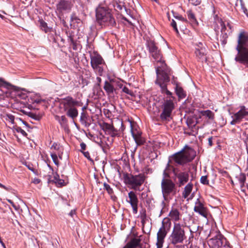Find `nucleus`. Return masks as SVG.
Here are the masks:
<instances>
[{
	"instance_id": "1",
	"label": "nucleus",
	"mask_w": 248,
	"mask_h": 248,
	"mask_svg": "<svg viewBox=\"0 0 248 248\" xmlns=\"http://www.w3.org/2000/svg\"><path fill=\"white\" fill-rule=\"evenodd\" d=\"M146 46L154 59L157 62L160 63V66L156 68L155 84L159 86L162 93H166L167 94L171 95V93L167 89V83L170 82V77L171 74L170 68L167 65L165 61L162 59V55L161 51L158 49L154 41L147 40Z\"/></svg>"
},
{
	"instance_id": "2",
	"label": "nucleus",
	"mask_w": 248,
	"mask_h": 248,
	"mask_svg": "<svg viewBox=\"0 0 248 248\" xmlns=\"http://www.w3.org/2000/svg\"><path fill=\"white\" fill-rule=\"evenodd\" d=\"M196 155V152L187 145L180 151L169 157L166 168L164 170H176L181 167L189 166Z\"/></svg>"
},
{
	"instance_id": "3",
	"label": "nucleus",
	"mask_w": 248,
	"mask_h": 248,
	"mask_svg": "<svg viewBox=\"0 0 248 248\" xmlns=\"http://www.w3.org/2000/svg\"><path fill=\"white\" fill-rule=\"evenodd\" d=\"M235 49L238 54L235 61L248 68V32L241 31L238 34Z\"/></svg>"
},
{
	"instance_id": "4",
	"label": "nucleus",
	"mask_w": 248,
	"mask_h": 248,
	"mask_svg": "<svg viewBox=\"0 0 248 248\" xmlns=\"http://www.w3.org/2000/svg\"><path fill=\"white\" fill-rule=\"evenodd\" d=\"M95 16L97 22L101 26L114 27L116 25L111 10L107 6L99 4L96 8Z\"/></svg>"
},
{
	"instance_id": "5",
	"label": "nucleus",
	"mask_w": 248,
	"mask_h": 248,
	"mask_svg": "<svg viewBox=\"0 0 248 248\" xmlns=\"http://www.w3.org/2000/svg\"><path fill=\"white\" fill-rule=\"evenodd\" d=\"M171 95L167 94L166 93H161L167 95V99L164 100L160 106L161 112L159 116L161 121L164 122H169L172 119V112L175 108V105L173 101L174 97L172 96V93L169 91Z\"/></svg>"
},
{
	"instance_id": "6",
	"label": "nucleus",
	"mask_w": 248,
	"mask_h": 248,
	"mask_svg": "<svg viewBox=\"0 0 248 248\" xmlns=\"http://www.w3.org/2000/svg\"><path fill=\"white\" fill-rule=\"evenodd\" d=\"M161 181V187L163 197L167 200L170 194L175 195L176 193V186L172 180L171 176L167 171H164Z\"/></svg>"
},
{
	"instance_id": "7",
	"label": "nucleus",
	"mask_w": 248,
	"mask_h": 248,
	"mask_svg": "<svg viewBox=\"0 0 248 248\" xmlns=\"http://www.w3.org/2000/svg\"><path fill=\"white\" fill-rule=\"evenodd\" d=\"M186 238L184 226L179 223H174L173 230L169 237L170 243L174 245L183 243Z\"/></svg>"
},
{
	"instance_id": "8",
	"label": "nucleus",
	"mask_w": 248,
	"mask_h": 248,
	"mask_svg": "<svg viewBox=\"0 0 248 248\" xmlns=\"http://www.w3.org/2000/svg\"><path fill=\"white\" fill-rule=\"evenodd\" d=\"M124 182L126 185L131 186L134 190H137L145 180L144 175L142 174L134 175L126 171H122Z\"/></svg>"
},
{
	"instance_id": "9",
	"label": "nucleus",
	"mask_w": 248,
	"mask_h": 248,
	"mask_svg": "<svg viewBox=\"0 0 248 248\" xmlns=\"http://www.w3.org/2000/svg\"><path fill=\"white\" fill-rule=\"evenodd\" d=\"M171 226L170 219L168 218H164L162 222L161 227L157 233V242L156 245L157 248H162L164 243V239L170 230Z\"/></svg>"
},
{
	"instance_id": "10",
	"label": "nucleus",
	"mask_w": 248,
	"mask_h": 248,
	"mask_svg": "<svg viewBox=\"0 0 248 248\" xmlns=\"http://www.w3.org/2000/svg\"><path fill=\"white\" fill-rule=\"evenodd\" d=\"M208 243L209 246L212 248H232L227 239L219 233L210 239Z\"/></svg>"
},
{
	"instance_id": "11",
	"label": "nucleus",
	"mask_w": 248,
	"mask_h": 248,
	"mask_svg": "<svg viewBox=\"0 0 248 248\" xmlns=\"http://www.w3.org/2000/svg\"><path fill=\"white\" fill-rule=\"evenodd\" d=\"M118 124L121 126L119 130L113 125L104 122L99 123V125L104 131L114 137L118 135V131L123 132L125 128L122 121H118Z\"/></svg>"
},
{
	"instance_id": "12",
	"label": "nucleus",
	"mask_w": 248,
	"mask_h": 248,
	"mask_svg": "<svg viewBox=\"0 0 248 248\" xmlns=\"http://www.w3.org/2000/svg\"><path fill=\"white\" fill-rule=\"evenodd\" d=\"M171 178L181 187L188 181L189 174L186 171H173Z\"/></svg>"
},
{
	"instance_id": "13",
	"label": "nucleus",
	"mask_w": 248,
	"mask_h": 248,
	"mask_svg": "<svg viewBox=\"0 0 248 248\" xmlns=\"http://www.w3.org/2000/svg\"><path fill=\"white\" fill-rule=\"evenodd\" d=\"M126 202L131 205L133 214H137L139 201L137 195L135 192L130 191L128 193V198L126 199Z\"/></svg>"
},
{
	"instance_id": "14",
	"label": "nucleus",
	"mask_w": 248,
	"mask_h": 248,
	"mask_svg": "<svg viewBox=\"0 0 248 248\" xmlns=\"http://www.w3.org/2000/svg\"><path fill=\"white\" fill-rule=\"evenodd\" d=\"M130 122V124L131 127V132L133 138H134L136 144L138 145H143L145 142V139L142 136V133L140 131L137 129H134L131 121Z\"/></svg>"
},
{
	"instance_id": "15",
	"label": "nucleus",
	"mask_w": 248,
	"mask_h": 248,
	"mask_svg": "<svg viewBox=\"0 0 248 248\" xmlns=\"http://www.w3.org/2000/svg\"><path fill=\"white\" fill-rule=\"evenodd\" d=\"M73 4L71 0H60L56 4V9L59 12L69 11L71 10Z\"/></svg>"
},
{
	"instance_id": "16",
	"label": "nucleus",
	"mask_w": 248,
	"mask_h": 248,
	"mask_svg": "<svg viewBox=\"0 0 248 248\" xmlns=\"http://www.w3.org/2000/svg\"><path fill=\"white\" fill-rule=\"evenodd\" d=\"M91 66L95 65H103L104 64V61L101 56L97 51H89Z\"/></svg>"
},
{
	"instance_id": "17",
	"label": "nucleus",
	"mask_w": 248,
	"mask_h": 248,
	"mask_svg": "<svg viewBox=\"0 0 248 248\" xmlns=\"http://www.w3.org/2000/svg\"><path fill=\"white\" fill-rule=\"evenodd\" d=\"M48 177V183H55L59 186L64 185V181L62 179H60V176L57 171H52L51 174H49Z\"/></svg>"
},
{
	"instance_id": "18",
	"label": "nucleus",
	"mask_w": 248,
	"mask_h": 248,
	"mask_svg": "<svg viewBox=\"0 0 248 248\" xmlns=\"http://www.w3.org/2000/svg\"><path fill=\"white\" fill-rule=\"evenodd\" d=\"M194 210L195 212L198 213L202 217H206V209L204 206L203 204L200 202L199 199L197 200V201L195 203V206L194 207Z\"/></svg>"
},
{
	"instance_id": "19",
	"label": "nucleus",
	"mask_w": 248,
	"mask_h": 248,
	"mask_svg": "<svg viewBox=\"0 0 248 248\" xmlns=\"http://www.w3.org/2000/svg\"><path fill=\"white\" fill-rule=\"evenodd\" d=\"M78 102L74 100L71 96H67L63 99L62 104L63 105V109L66 110L71 107L77 105Z\"/></svg>"
},
{
	"instance_id": "20",
	"label": "nucleus",
	"mask_w": 248,
	"mask_h": 248,
	"mask_svg": "<svg viewBox=\"0 0 248 248\" xmlns=\"http://www.w3.org/2000/svg\"><path fill=\"white\" fill-rule=\"evenodd\" d=\"M234 115L235 116L236 119L239 120L240 123L243 119H248V111L246 110L245 106H241V109Z\"/></svg>"
},
{
	"instance_id": "21",
	"label": "nucleus",
	"mask_w": 248,
	"mask_h": 248,
	"mask_svg": "<svg viewBox=\"0 0 248 248\" xmlns=\"http://www.w3.org/2000/svg\"><path fill=\"white\" fill-rule=\"evenodd\" d=\"M195 54L196 59L199 62H206L207 60L206 55H207V50H195Z\"/></svg>"
},
{
	"instance_id": "22",
	"label": "nucleus",
	"mask_w": 248,
	"mask_h": 248,
	"mask_svg": "<svg viewBox=\"0 0 248 248\" xmlns=\"http://www.w3.org/2000/svg\"><path fill=\"white\" fill-rule=\"evenodd\" d=\"M141 239L140 238H132L123 248H136L140 247Z\"/></svg>"
},
{
	"instance_id": "23",
	"label": "nucleus",
	"mask_w": 248,
	"mask_h": 248,
	"mask_svg": "<svg viewBox=\"0 0 248 248\" xmlns=\"http://www.w3.org/2000/svg\"><path fill=\"white\" fill-rule=\"evenodd\" d=\"M64 111H66V115L72 119L74 122L75 119H76L78 116V109L75 107H71L68 109L65 110Z\"/></svg>"
},
{
	"instance_id": "24",
	"label": "nucleus",
	"mask_w": 248,
	"mask_h": 248,
	"mask_svg": "<svg viewBox=\"0 0 248 248\" xmlns=\"http://www.w3.org/2000/svg\"><path fill=\"white\" fill-rule=\"evenodd\" d=\"M108 95H110L113 94L114 92L116 91L114 86L111 83V81H105L103 87Z\"/></svg>"
},
{
	"instance_id": "25",
	"label": "nucleus",
	"mask_w": 248,
	"mask_h": 248,
	"mask_svg": "<svg viewBox=\"0 0 248 248\" xmlns=\"http://www.w3.org/2000/svg\"><path fill=\"white\" fill-rule=\"evenodd\" d=\"M171 220L174 221H178L180 219L181 214L179 210L175 208H172L169 215Z\"/></svg>"
},
{
	"instance_id": "26",
	"label": "nucleus",
	"mask_w": 248,
	"mask_h": 248,
	"mask_svg": "<svg viewBox=\"0 0 248 248\" xmlns=\"http://www.w3.org/2000/svg\"><path fill=\"white\" fill-rule=\"evenodd\" d=\"M193 184L189 183L184 188V190L182 193V196L184 198H187L191 193L193 189Z\"/></svg>"
},
{
	"instance_id": "27",
	"label": "nucleus",
	"mask_w": 248,
	"mask_h": 248,
	"mask_svg": "<svg viewBox=\"0 0 248 248\" xmlns=\"http://www.w3.org/2000/svg\"><path fill=\"white\" fill-rule=\"evenodd\" d=\"M175 93L179 98L182 99L186 97V94L183 89L178 83L176 84L175 88Z\"/></svg>"
},
{
	"instance_id": "28",
	"label": "nucleus",
	"mask_w": 248,
	"mask_h": 248,
	"mask_svg": "<svg viewBox=\"0 0 248 248\" xmlns=\"http://www.w3.org/2000/svg\"><path fill=\"white\" fill-rule=\"evenodd\" d=\"M39 23L41 30L44 31L46 33L51 32L52 31V29L48 27L47 23L42 19L39 20Z\"/></svg>"
},
{
	"instance_id": "29",
	"label": "nucleus",
	"mask_w": 248,
	"mask_h": 248,
	"mask_svg": "<svg viewBox=\"0 0 248 248\" xmlns=\"http://www.w3.org/2000/svg\"><path fill=\"white\" fill-rule=\"evenodd\" d=\"M188 19L192 23L196 25H198V22L194 14L191 10H189L186 12Z\"/></svg>"
},
{
	"instance_id": "30",
	"label": "nucleus",
	"mask_w": 248,
	"mask_h": 248,
	"mask_svg": "<svg viewBox=\"0 0 248 248\" xmlns=\"http://www.w3.org/2000/svg\"><path fill=\"white\" fill-rule=\"evenodd\" d=\"M55 118L59 122L62 126H65L67 125L68 120L65 116L63 115L60 117L59 116L56 115L55 116Z\"/></svg>"
},
{
	"instance_id": "31",
	"label": "nucleus",
	"mask_w": 248,
	"mask_h": 248,
	"mask_svg": "<svg viewBox=\"0 0 248 248\" xmlns=\"http://www.w3.org/2000/svg\"><path fill=\"white\" fill-rule=\"evenodd\" d=\"M201 113L202 116L207 117L209 120H213L214 119V113L210 110L202 111Z\"/></svg>"
},
{
	"instance_id": "32",
	"label": "nucleus",
	"mask_w": 248,
	"mask_h": 248,
	"mask_svg": "<svg viewBox=\"0 0 248 248\" xmlns=\"http://www.w3.org/2000/svg\"><path fill=\"white\" fill-rule=\"evenodd\" d=\"M94 72L100 76H102L104 73V68L103 65H95L91 66Z\"/></svg>"
},
{
	"instance_id": "33",
	"label": "nucleus",
	"mask_w": 248,
	"mask_h": 248,
	"mask_svg": "<svg viewBox=\"0 0 248 248\" xmlns=\"http://www.w3.org/2000/svg\"><path fill=\"white\" fill-rule=\"evenodd\" d=\"M236 178L239 181L241 186L244 185L246 181V175L244 173L240 172L239 175L236 176Z\"/></svg>"
},
{
	"instance_id": "34",
	"label": "nucleus",
	"mask_w": 248,
	"mask_h": 248,
	"mask_svg": "<svg viewBox=\"0 0 248 248\" xmlns=\"http://www.w3.org/2000/svg\"><path fill=\"white\" fill-rule=\"evenodd\" d=\"M195 50H206L205 45L202 42H198L196 44Z\"/></svg>"
},
{
	"instance_id": "35",
	"label": "nucleus",
	"mask_w": 248,
	"mask_h": 248,
	"mask_svg": "<svg viewBox=\"0 0 248 248\" xmlns=\"http://www.w3.org/2000/svg\"><path fill=\"white\" fill-rule=\"evenodd\" d=\"M113 6L114 8V10L118 12L122 10L123 8V5L121 3H118L117 2H114L113 3Z\"/></svg>"
},
{
	"instance_id": "36",
	"label": "nucleus",
	"mask_w": 248,
	"mask_h": 248,
	"mask_svg": "<svg viewBox=\"0 0 248 248\" xmlns=\"http://www.w3.org/2000/svg\"><path fill=\"white\" fill-rule=\"evenodd\" d=\"M68 41L70 43V45L72 46L73 49L77 50V43L74 41L73 38L71 35L68 36Z\"/></svg>"
},
{
	"instance_id": "37",
	"label": "nucleus",
	"mask_w": 248,
	"mask_h": 248,
	"mask_svg": "<svg viewBox=\"0 0 248 248\" xmlns=\"http://www.w3.org/2000/svg\"><path fill=\"white\" fill-rule=\"evenodd\" d=\"M70 21L71 22L75 21L77 23H79L80 19L77 16L75 13H73L70 16Z\"/></svg>"
},
{
	"instance_id": "38",
	"label": "nucleus",
	"mask_w": 248,
	"mask_h": 248,
	"mask_svg": "<svg viewBox=\"0 0 248 248\" xmlns=\"http://www.w3.org/2000/svg\"><path fill=\"white\" fill-rule=\"evenodd\" d=\"M104 188L107 190V191L109 195H111L113 193V190L112 188H111V187L108 184L105 183L104 184Z\"/></svg>"
},
{
	"instance_id": "39",
	"label": "nucleus",
	"mask_w": 248,
	"mask_h": 248,
	"mask_svg": "<svg viewBox=\"0 0 248 248\" xmlns=\"http://www.w3.org/2000/svg\"><path fill=\"white\" fill-rule=\"evenodd\" d=\"M122 91H123L124 93H126V94H129V95H130V96H134V93H133V91H131V90H129L127 87H126V86H124V87L123 88V89H122Z\"/></svg>"
},
{
	"instance_id": "40",
	"label": "nucleus",
	"mask_w": 248,
	"mask_h": 248,
	"mask_svg": "<svg viewBox=\"0 0 248 248\" xmlns=\"http://www.w3.org/2000/svg\"><path fill=\"white\" fill-rule=\"evenodd\" d=\"M239 1H240L241 9L243 10V12H244V13H245L247 17H248V10L246 8V7H245V4L244 3L243 0H239Z\"/></svg>"
},
{
	"instance_id": "41",
	"label": "nucleus",
	"mask_w": 248,
	"mask_h": 248,
	"mask_svg": "<svg viewBox=\"0 0 248 248\" xmlns=\"http://www.w3.org/2000/svg\"><path fill=\"white\" fill-rule=\"evenodd\" d=\"M6 120H9L12 124H14L15 116L11 114L8 113L6 114Z\"/></svg>"
},
{
	"instance_id": "42",
	"label": "nucleus",
	"mask_w": 248,
	"mask_h": 248,
	"mask_svg": "<svg viewBox=\"0 0 248 248\" xmlns=\"http://www.w3.org/2000/svg\"><path fill=\"white\" fill-rule=\"evenodd\" d=\"M87 119L86 115V114L82 112L81 113L80 115V121L82 124H84L86 123V120Z\"/></svg>"
},
{
	"instance_id": "43",
	"label": "nucleus",
	"mask_w": 248,
	"mask_h": 248,
	"mask_svg": "<svg viewBox=\"0 0 248 248\" xmlns=\"http://www.w3.org/2000/svg\"><path fill=\"white\" fill-rule=\"evenodd\" d=\"M28 115L31 118H32V119H34V120H39V119H40V118H39V117L38 116H37V115L36 114H35V113H33L31 112H29L28 113Z\"/></svg>"
},
{
	"instance_id": "44",
	"label": "nucleus",
	"mask_w": 248,
	"mask_h": 248,
	"mask_svg": "<svg viewBox=\"0 0 248 248\" xmlns=\"http://www.w3.org/2000/svg\"><path fill=\"white\" fill-rule=\"evenodd\" d=\"M172 12L173 13V14H174V12L172 11ZM173 16L176 19H179L182 21L185 22H187V20L186 18L183 17L182 16H175L174 15H173Z\"/></svg>"
},
{
	"instance_id": "45",
	"label": "nucleus",
	"mask_w": 248,
	"mask_h": 248,
	"mask_svg": "<svg viewBox=\"0 0 248 248\" xmlns=\"http://www.w3.org/2000/svg\"><path fill=\"white\" fill-rule=\"evenodd\" d=\"M16 130L17 132L20 133L22 135L24 136L27 135L26 132L24 130H23L20 127H16Z\"/></svg>"
},
{
	"instance_id": "46",
	"label": "nucleus",
	"mask_w": 248,
	"mask_h": 248,
	"mask_svg": "<svg viewBox=\"0 0 248 248\" xmlns=\"http://www.w3.org/2000/svg\"><path fill=\"white\" fill-rule=\"evenodd\" d=\"M201 183L205 185L208 184V181L206 176H202L201 178Z\"/></svg>"
},
{
	"instance_id": "47",
	"label": "nucleus",
	"mask_w": 248,
	"mask_h": 248,
	"mask_svg": "<svg viewBox=\"0 0 248 248\" xmlns=\"http://www.w3.org/2000/svg\"><path fill=\"white\" fill-rule=\"evenodd\" d=\"M171 25L173 27V29L175 30L176 32L177 33H179V31H178V29L177 28L176 22L173 19L172 20V22L171 23Z\"/></svg>"
},
{
	"instance_id": "48",
	"label": "nucleus",
	"mask_w": 248,
	"mask_h": 248,
	"mask_svg": "<svg viewBox=\"0 0 248 248\" xmlns=\"http://www.w3.org/2000/svg\"><path fill=\"white\" fill-rule=\"evenodd\" d=\"M51 156L54 163L56 165L58 164V160L57 155L55 154H51Z\"/></svg>"
},
{
	"instance_id": "49",
	"label": "nucleus",
	"mask_w": 248,
	"mask_h": 248,
	"mask_svg": "<svg viewBox=\"0 0 248 248\" xmlns=\"http://www.w3.org/2000/svg\"><path fill=\"white\" fill-rule=\"evenodd\" d=\"M191 1V3L192 5H198L201 4V0H188Z\"/></svg>"
},
{
	"instance_id": "50",
	"label": "nucleus",
	"mask_w": 248,
	"mask_h": 248,
	"mask_svg": "<svg viewBox=\"0 0 248 248\" xmlns=\"http://www.w3.org/2000/svg\"><path fill=\"white\" fill-rule=\"evenodd\" d=\"M220 25L221 26V32H224L226 29L227 26H226V24L224 23V22L222 20H221Z\"/></svg>"
},
{
	"instance_id": "51",
	"label": "nucleus",
	"mask_w": 248,
	"mask_h": 248,
	"mask_svg": "<svg viewBox=\"0 0 248 248\" xmlns=\"http://www.w3.org/2000/svg\"><path fill=\"white\" fill-rule=\"evenodd\" d=\"M233 120L231 122L230 124L232 125L235 124H236L240 123V121L236 119L235 116L233 115L232 116Z\"/></svg>"
},
{
	"instance_id": "52",
	"label": "nucleus",
	"mask_w": 248,
	"mask_h": 248,
	"mask_svg": "<svg viewBox=\"0 0 248 248\" xmlns=\"http://www.w3.org/2000/svg\"><path fill=\"white\" fill-rule=\"evenodd\" d=\"M59 39H61L62 42L63 43L64 42V40L62 38H61L60 36H56V38L55 37H53L52 38L53 42H54L55 43H57V41L59 40Z\"/></svg>"
},
{
	"instance_id": "53",
	"label": "nucleus",
	"mask_w": 248,
	"mask_h": 248,
	"mask_svg": "<svg viewBox=\"0 0 248 248\" xmlns=\"http://www.w3.org/2000/svg\"><path fill=\"white\" fill-rule=\"evenodd\" d=\"M80 146L81 147L80 151L82 153V152H84V151L85 150L86 148V145L84 142H81L80 144Z\"/></svg>"
},
{
	"instance_id": "54",
	"label": "nucleus",
	"mask_w": 248,
	"mask_h": 248,
	"mask_svg": "<svg viewBox=\"0 0 248 248\" xmlns=\"http://www.w3.org/2000/svg\"><path fill=\"white\" fill-rule=\"evenodd\" d=\"M147 219H141V222L142 224V230L144 233H146L144 231V227H145V224L146 223Z\"/></svg>"
},
{
	"instance_id": "55",
	"label": "nucleus",
	"mask_w": 248,
	"mask_h": 248,
	"mask_svg": "<svg viewBox=\"0 0 248 248\" xmlns=\"http://www.w3.org/2000/svg\"><path fill=\"white\" fill-rule=\"evenodd\" d=\"M16 120L21 122L22 123H23L24 124H25L27 126H29V124H28V123L27 122H26L25 121H23V120H22L21 118H16Z\"/></svg>"
},
{
	"instance_id": "56",
	"label": "nucleus",
	"mask_w": 248,
	"mask_h": 248,
	"mask_svg": "<svg viewBox=\"0 0 248 248\" xmlns=\"http://www.w3.org/2000/svg\"><path fill=\"white\" fill-rule=\"evenodd\" d=\"M41 182L40 179L35 178L32 180V182L35 184H38Z\"/></svg>"
},
{
	"instance_id": "57",
	"label": "nucleus",
	"mask_w": 248,
	"mask_h": 248,
	"mask_svg": "<svg viewBox=\"0 0 248 248\" xmlns=\"http://www.w3.org/2000/svg\"><path fill=\"white\" fill-rule=\"evenodd\" d=\"M140 218L141 219H147V216L145 211H144V212L141 215Z\"/></svg>"
},
{
	"instance_id": "58",
	"label": "nucleus",
	"mask_w": 248,
	"mask_h": 248,
	"mask_svg": "<svg viewBox=\"0 0 248 248\" xmlns=\"http://www.w3.org/2000/svg\"><path fill=\"white\" fill-rule=\"evenodd\" d=\"M82 153L86 158L91 160L90 154L88 152H82Z\"/></svg>"
},
{
	"instance_id": "59",
	"label": "nucleus",
	"mask_w": 248,
	"mask_h": 248,
	"mask_svg": "<svg viewBox=\"0 0 248 248\" xmlns=\"http://www.w3.org/2000/svg\"><path fill=\"white\" fill-rule=\"evenodd\" d=\"M208 144L210 146H212L213 145V137H210L208 139Z\"/></svg>"
},
{
	"instance_id": "60",
	"label": "nucleus",
	"mask_w": 248,
	"mask_h": 248,
	"mask_svg": "<svg viewBox=\"0 0 248 248\" xmlns=\"http://www.w3.org/2000/svg\"><path fill=\"white\" fill-rule=\"evenodd\" d=\"M187 125L188 126H195V124H193L191 120H188L187 121Z\"/></svg>"
},
{
	"instance_id": "61",
	"label": "nucleus",
	"mask_w": 248,
	"mask_h": 248,
	"mask_svg": "<svg viewBox=\"0 0 248 248\" xmlns=\"http://www.w3.org/2000/svg\"><path fill=\"white\" fill-rule=\"evenodd\" d=\"M227 27H228L229 29L231 30V32L233 30V26L229 23L227 22V25H226Z\"/></svg>"
},
{
	"instance_id": "62",
	"label": "nucleus",
	"mask_w": 248,
	"mask_h": 248,
	"mask_svg": "<svg viewBox=\"0 0 248 248\" xmlns=\"http://www.w3.org/2000/svg\"><path fill=\"white\" fill-rule=\"evenodd\" d=\"M52 147H53L55 150H59V145L57 143H54L52 145Z\"/></svg>"
},
{
	"instance_id": "63",
	"label": "nucleus",
	"mask_w": 248,
	"mask_h": 248,
	"mask_svg": "<svg viewBox=\"0 0 248 248\" xmlns=\"http://www.w3.org/2000/svg\"><path fill=\"white\" fill-rule=\"evenodd\" d=\"M96 80L97 81V86H100V83L101 82V78L97 77Z\"/></svg>"
},
{
	"instance_id": "64",
	"label": "nucleus",
	"mask_w": 248,
	"mask_h": 248,
	"mask_svg": "<svg viewBox=\"0 0 248 248\" xmlns=\"http://www.w3.org/2000/svg\"><path fill=\"white\" fill-rule=\"evenodd\" d=\"M75 214V210H71L70 212L69 213V215L72 217H73V216Z\"/></svg>"
}]
</instances>
